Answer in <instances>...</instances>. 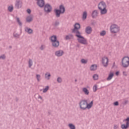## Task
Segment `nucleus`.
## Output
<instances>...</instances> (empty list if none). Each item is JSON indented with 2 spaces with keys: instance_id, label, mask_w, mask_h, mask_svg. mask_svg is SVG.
<instances>
[{
  "instance_id": "nucleus-16",
  "label": "nucleus",
  "mask_w": 129,
  "mask_h": 129,
  "mask_svg": "<svg viewBox=\"0 0 129 129\" xmlns=\"http://www.w3.org/2000/svg\"><path fill=\"white\" fill-rule=\"evenodd\" d=\"M114 75V74H113V73L110 72L109 74L108 77L107 78V81L111 80V79H112V78H113Z\"/></svg>"
},
{
  "instance_id": "nucleus-10",
  "label": "nucleus",
  "mask_w": 129,
  "mask_h": 129,
  "mask_svg": "<svg viewBox=\"0 0 129 129\" xmlns=\"http://www.w3.org/2000/svg\"><path fill=\"white\" fill-rule=\"evenodd\" d=\"M15 7L17 9H21L23 7V2L21 0H17L15 3Z\"/></svg>"
},
{
  "instance_id": "nucleus-50",
  "label": "nucleus",
  "mask_w": 129,
  "mask_h": 129,
  "mask_svg": "<svg viewBox=\"0 0 129 129\" xmlns=\"http://www.w3.org/2000/svg\"><path fill=\"white\" fill-rule=\"evenodd\" d=\"M94 24H95L94 22L92 23V25H94Z\"/></svg>"
},
{
  "instance_id": "nucleus-31",
  "label": "nucleus",
  "mask_w": 129,
  "mask_h": 129,
  "mask_svg": "<svg viewBox=\"0 0 129 129\" xmlns=\"http://www.w3.org/2000/svg\"><path fill=\"white\" fill-rule=\"evenodd\" d=\"M93 92H96L97 91V85H95L93 87Z\"/></svg>"
},
{
  "instance_id": "nucleus-11",
  "label": "nucleus",
  "mask_w": 129,
  "mask_h": 129,
  "mask_svg": "<svg viewBox=\"0 0 129 129\" xmlns=\"http://www.w3.org/2000/svg\"><path fill=\"white\" fill-rule=\"evenodd\" d=\"M81 28V26H80V24L79 23H76L74 25V28L72 30V33H75L76 32V30H80V29Z\"/></svg>"
},
{
  "instance_id": "nucleus-13",
  "label": "nucleus",
  "mask_w": 129,
  "mask_h": 129,
  "mask_svg": "<svg viewBox=\"0 0 129 129\" xmlns=\"http://www.w3.org/2000/svg\"><path fill=\"white\" fill-rule=\"evenodd\" d=\"M102 64L103 65H108V58L107 57H102Z\"/></svg>"
},
{
  "instance_id": "nucleus-53",
  "label": "nucleus",
  "mask_w": 129,
  "mask_h": 129,
  "mask_svg": "<svg viewBox=\"0 0 129 129\" xmlns=\"http://www.w3.org/2000/svg\"><path fill=\"white\" fill-rule=\"evenodd\" d=\"M92 65H96L95 64H92Z\"/></svg>"
},
{
  "instance_id": "nucleus-12",
  "label": "nucleus",
  "mask_w": 129,
  "mask_h": 129,
  "mask_svg": "<svg viewBox=\"0 0 129 129\" xmlns=\"http://www.w3.org/2000/svg\"><path fill=\"white\" fill-rule=\"evenodd\" d=\"M64 54V51L62 50H59L55 52V56H57V57H61V56H63Z\"/></svg>"
},
{
  "instance_id": "nucleus-27",
  "label": "nucleus",
  "mask_w": 129,
  "mask_h": 129,
  "mask_svg": "<svg viewBox=\"0 0 129 129\" xmlns=\"http://www.w3.org/2000/svg\"><path fill=\"white\" fill-rule=\"evenodd\" d=\"M36 79L38 82H40L41 81V75L39 74H36Z\"/></svg>"
},
{
  "instance_id": "nucleus-47",
  "label": "nucleus",
  "mask_w": 129,
  "mask_h": 129,
  "mask_svg": "<svg viewBox=\"0 0 129 129\" xmlns=\"http://www.w3.org/2000/svg\"><path fill=\"white\" fill-rule=\"evenodd\" d=\"M40 50H44V47L43 46V45H42L40 48Z\"/></svg>"
},
{
  "instance_id": "nucleus-6",
  "label": "nucleus",
  "mask_w": 129,
  "mask_h": 129,
  "mask_svg": "<svg viewBox=\"0 0 129 129\" xmlns=\"http://www.w3.org/2000/svg\"><path fill=\"white\" fill-rule=\"evenodd\" d=\"M79 38H78L77 40L79 42V43H80V44H83V45H87V40L83 36H79Z\"/></svg>"
},
{
  "instance_id": "nucleus-20",
  "label": "nucleus",
  "mask_w": 129,
  "mask_h": 129,
  "mask_svg": "<svg viewBox=\"0 0 129 129\" xmlns=\"http://www.w3.org/2000/svg\"><path fill=\"white\" fill-rule=\"evenodd\" d=\"M51 77V74L49 72H47L45 74V78L46 79V80H50V78Z\"/></svg>"
},
{
  "instance_id": "nucleus-34",
  "label": "nucleus",
  "mask_w": 129,
  "mask_h": 129,
  "mask_svg": "<svg viewBox=\"0 0 129 129\" xmlns=\"http://www.w3.org/2000/svg\"><path fill=\"white\" fill-rule=\"evenodd\" d=\"M106 34V32L105 31V30H103L100 33V36H105Z\"/></svg>"
},
{
  "instance_id": "nucleus-38",
  "label": "nucleus",
  "mask_w": 129,
  "mask_h": 129,
  "mask_svg": "<svg viewBox=\"0 0 129 129\" xmlns=\"http://www.w3.org/2000/svg\"><path fill=\"white\" fill-rule=\"evenodd\" d=\"M20 35H19V34L18 33H16L15 34H14V37L15 38H19Z\"/></svg>"
},
{
  "instance_id": "nucleus-5",
  "label": "nucleus",
  "mask_w": 129,
  "mask_h": 129,
  "mask_svg": "<svg viewBox=\"0 0 129 129\" xmlns=\"http://www.w3.org/2000/svg\"><path fill=\"white\" fill-rule=\"evenodd\" d=\"M125 124H122L121 125V128L122 129H127L129 127V117H127L126 119L123 120V122H125Z\"/></svg>"
},
{
  "instance_id": "nucleus-4",
  "label": "nucleus",
  "mask_w": 129,
  "mask_h": 129,
  "mask_svg": "<svg viewBox=\"0 0 129 129\" xmlns=\"http://www.w3.org/2000/svg\"><path fill=\"white\" fill-rule=\"evenodd\" d=\"M110 30L112 34H116L119 32V27L116 24H114L110 26Z\"/></svg>"
},
{
  "instance_id": "nucleus-23",
  "label": "nucleus",
  "mask_w": 129,
  "mask_h": 129,
  "mask_svg": "<svg viewBox=\"0 0 129 129\" xmlns=\"http://www.w3.org/2000/svg\"><path fill=\"white\" fill-rule=\"evenodd\" d=\"M76 37H77V38H78V39H79L80 37H79V36H82L81 35V33L80 32V31L78 30H76Z\"/></svg>"
},
{
  "instance_id": "nucleus-28",
  "label": "nucleus",
  "mask_w": 129,
  "mask_h": 129,
  "mask_svg": "<svg viewBox=\"0 0 129 129\" xmlns=\"http://www.w3.org/2000/svg\"><path fill=\"white\" fill-rule=\"evenodd\" d=\"M98 78H99V76H98V75L97 74H94L93 76V79L94 80H98Z\"/></svg>"
},
{
  "instance_id": "nucleus-2",
  "label": "nucleus",
  "mask_w": 129,
  "mask_h": 129,
  "mask_svg": "<svg viewBox=\"0 0 129 129\" xmlns=\"http://www.w3.org/2000/svg\"><path fill=\"white\" fill-rule=\"evenodd\" d=\"M56 18H60L61 14L65 13V7L64 5H61L59 6V9H55L53 11Z\"/></svg>"
},
{
  "instance_id": "nucleus-7",
  "label": "nucleus",
  "mask_w": 129,
  "mask_h": 129,
  "mask_svg": "<svg viewBox=\"0 0 129 129\" xmlns=\"http://www.w3.org/2000/svg\"><path fill=\"white\" fill-rule=\"evenodd\" d=\"M44 11L46 13H51L52 12V6L50 4H47L44 6Z\"/></svg>"
},
{
  "instance_id": "nucleus-17",
  "label": "nucleus",
  "mask_w": 129,
  "mask_h": 129,
  "mask_svg": "<svg viewBox=\"0 0 129 129\" xmlns=\"http://www.w3.org/2000/svg\"><path fill=\"white\" fill-rule=\"evenodd\" d=\"M99 11H100L101 15H105V14H107V9H106V8L100 9Z\"/></svg>"
},
{
  "instance_id": "nucleus-35",
  "label": "nucleus",
  "mask_w": 129,
  "mask_h": 129,
  "mask_svg": "<svg viewBox=\"0 0 129 129\" xmlns=\"http://www.w3.org/2000/svg\"><path fill=\"white\" fill-rule=\"evenodd\" d=\"M81 62L82 64H86V63H87V60H85L84 58H83L81 59Z\"/></svg>"
},
{
  "instance_id": "nucleus-19",
  "label": "nucleus",
  "mask_w": 129,
  "mask_h": 129,
  "mask_svg": "<svg viewBox=\"0 0 129 129\" xmlns=\"http://www.w3.org/2000/svg\"><path fill=\"white\" fill-rule=\"evenodd\" d=\"M25 32L28 34H33V30L30 28L26 27L25 29Z\"/></svg>"
},
{
  "instance_id": "nucleus-46",
  "label": "nucleus",
  "mask_w": 129,
  "mask_h": 129,
  "mask_svg": "<svg viewBox=\"0 0 129 129\" xmlns=\"http://www.w3.org/2000/svg\"><path fill=\"white\" fill-rule=\"evenodd\" d=\"M38 98L39 99H41V100H43V98L42 97V96H41L40 95L38 96Z\"/></svg>"
},
{
  "instance_id": "nucleus-9",
  "label": "nucleus",
  "mask_w": 129,
  "mask_h": 129,
  "mask_svg": "<svg viewBox=\"0 0 129 129\" xmlns=\"http://www.w3.org/2000/svg\"><path fill=\"white\" fill-rule=\"evenodd\" d=\"M105 8H106V4L103 1L100 2L98 5V10H101Z\"/></svg>"
},
{
  "instance_id": "nucleus-41",
  "label": "nucleus",
  "mask_w": 129,
  "mask_h": 129,
  "mask_svg": "<svg viewBox=\"0 0 129 129\" xmlns=\"http://www.w3.org/2000/svg\"><path fill=\"white\" fill-rule=\"evenodd\" d=\"M113 104L114 105H115V106H117V105H118V102L117 101H116L114 102Z\"/></svg>"
},
{
  "instance_id": "nucleus-21",
  "label": "nucleus",
  "mask_w": 129,
  "mask_h": 129,
  "mask_svg": "<svg viewBox=\"0 0 129 129\" xmlns=\"http://www.w3.org/2000/svg\"><path fill=\"white\" fill-rule=\"evenodd\" d=\"M26 21L27 23H31V22L33 21V16H29L26 18Z\"/></svg>"
},
{
  "instance_id": "nucleus-8",
  "label": "nucleus",
  "mask_w": 129,
  "mask_h": 129,
  "mask_svg": "<svg viewBox=\"0 0 129 129\" xmlns=\"http://www.w3.org/2000/svg\"><path fill=\"white\" fill-rule=\"evenodd\" d=\"M122 65H129V57L124 56L121 60Z\"/></svg>"
},
{
  "instance_id": "nucleus-32",
  "label": "nucleus",
  "mask_w": 129,
  "mask_h": 129,
  "mask_svg": "<svg viewBox=\"0 0 129 129\" xmlns=\"http://www.w3.org/2000/svg\"><path fill=\"white\" fill-rule=\"evenodd\" d=\"M49 86H46V87L43 89V93H46V92H47V91H48V90H49Z\"/></svg>"
},
{
  "instance_id": "nucleus-36",
  "label": "nucleus",
  "mask_w": 129,
  "mask_h": 129,
  "mask_svg": "<svg viewBox=\"0 0 129 129\" xmlns=\"http://www.w3.org/2000/svg\"><path fill=\"white\" fill-rule=\"evenodd\" d=\"M60 25V23L58 21H55L54 24V27H57Z\"/></svg>"
},
{
  "instance_id": "nucleus-29",
  "label": "nucleus",
  "mask_w": 129,
  "mask_h": 129,
  "mask_svg": "<svg viewBox=\"0 0 129 129\" xmlns=\"http://www.w3.org/2000/svg\"><path fill=\"white\" fill-rule=\"evenodd\" d=\"M68 126L70 127L71 129H75V125L72 123H70L68 124Z\"/></svg>"
},
{
  "instance_id": "nucleus-44",
  "label": "nucleus",
  "mask_w": 129,
  "mask_h": 129,
  "mask_svg": "<svg viewBox=\"0 0 129 129\" xmlns=\"http://www.w3.org/2000/svg\"><path fill=\"white\" fill-rule=\"evenodd\" d=\"M122 73H123V75L124 76H127V74H126V72H123Z\"/></svg>"
},
{
  "instance_id": "nucleus-18",
  "label": "nucleus",
  "mask_w": 129,
  "mask_h": 129,
  "mask_svg": "<svg viewBox=\"0 0 129 129\" xmlns=\"http://www.w3.org/2000/svg\"><path fill=\"white\" fill-rule=\"evenodd\" d=\"M98 15V12H97V10H94L92 14V17L93 19H95L97 17Z\"/></svg>"
},
{
  "instance_id": "nucleus-48",
  "label": "nucleus",
  "mask_w": 129,
  "mask_h": 129,
  "mask_svg": "<svg viewBox=\"0 0 129 129\" xmlns=\"http://www.w3.org/2000/svg\"><path fill=\"white\" fill-rule=\"evenodd\" d=\"M115 74L117 76H118V74H119V72H116Z\"/></svg>"
},
{
  "instance_id": "nucleus-40",
  "label": "nucleus",
  "mask_w": 129,
  "mask_h": 129,
  "mask_svg": "<svg viewBox=\"0 0 129 129\" xmlns=\"http://www.w3.org/2000/svg\"><path fill=\"white\" fill-rule=\"evenodd\" d=\"M29 68H31V69H34V68H35V66L29 65Z\"/></svg>"
},
{
  "instance_id": "nucleus-15",
  "label": "nucleus",
  "mask_w": 129,
  "mask_h": 129,
  "mask_svg": "<svg viewBox=\"0 0 129 129\" xmlns=\"http://www.w3.org/2000/svg\"><path fill=\"white\" fill-rule=\"evenodd\" d=\"M82 91L85 95H89L90 92H89V90L87 89V88L86 87L83 88Z\"/></svg>"
},
{
  "instance_id": "nucleus-14",
  "label": "nucleus",
  "mask_w": 129,
  "mask_h": 129,
  "mask_svg": "<svg viewBox=\"0 0 129 129\" xmlns=\"http://www.w3.org/2000/svg\"><path fill=\"white\" fill-rule=\"evenodd\" d=\"M92 32V28L90 26H88L85 29V32L86 34H88V35L91 34V32Z\"/></svg>"
},
{
  "instance_id": "nucleus-33",
  "label": "nucleus",
  "mask_w": 129,
  "mask_h": 129,
  "mask_svg": "<svg viewBox=\"0 0 129 129\" xmlns=\"http://www.w3.org/2000/svg\"><path fill=\"white\" fill-rule=\"evenodd\" d=\"M8 11L9 12H10V13H12V12H13V11H14V7H13V6H9L8 7Z\"/></svg>"
},
{
  "instance_id": "nucleus-43",
  "label": "nucleus",
  "mask_w": 129,
  "mask_h": 129,
  "mask_svg": "<svg viewBox=\"0 0 129 129\" xmlns=\"http://www.w3.org/2000/svg\"><path fill=\"white\" fill-rule=\"evenodd\" d=\"M31 12L32 11H31V9H28L27 10V12L28 13V14H31Z\"/></svg>"
},
{
  "instance_id": "nucleus-51",
  "label": "nucleus",
  "mask_w": 129,
  "mask_h": 129,
  "mask_svg": "<svg viewBox=\"0 0 129 129\" xmlns=\"http://www.w3.org/2000/svg\"><path fill=\"white\" fill-rule=\"evenodd\" d=\"M113 65H115V62H113Z\"/></svg>"
},
{
  "instance_id": "nucleus-22",
  "label": "nucleus",
  "mask_w": 129,
  "mask_h": 129,
  "mask_svg": "<svg viewBox=\"0 0 129 129\" xmlns=\"http://www.w3.org/2000/svg\"><path fill=\"white\" fill-rule=\"evenodd\" d=\"M71 39H73V34H69V35H67L65 37V40H71Z\"/></svg>"
},
{
  "instance_id": "nucleus-42",
  "label": "nucleus",
  "mask_w": 129,
  "mask_h": 129,
  "mask_svg": "<svg viewBox=\"0 0 129 129\" xmlns=\"http://www.w3.org/2000/svg\"><path fill=\"white\" fill-rule=\"evenodd\" d=\"M118 128V125L115 124L114 125V129H117Z\"/></svg>"
},
{
  "instance_id": "nucleus-25",
  "label": "nucleus",
  "mask_w": 129,
  "mask_h": 129,
  "mask_svg": "<svg viewBox=\"0 0 129 129\" xmlns=\"http://www.w3.org/2000/svg\"><path fill=\"white\" fill-rule=\"evenodd\" d=\"M16 21L18 25L20 26V27H22V26H23V23H22V22H21V20H20V18L19 17H16Z\"/></svg>"
},
{
  "instance_id": "nucleus-52",
  "label": "nucleus",
  "mask_w": 129,
  "mask_h": 129,
  "mask_svg": "<svg viewBox=\"0 0 129 129\" xmlns=\"http://www.w3.org/2000/svg\"><path fill=\"white\" fill-rule=\"evenodd\" d=\"M104 67H106L107 66L106 65H104Z\"/></svg>"
},
{
  "instance_id": "nucleus-54",
  "label": "nucleus",
  "mask_w": 129,
  "mask_h": 129,
  "mask_svg": "<svg viewBox=\"0 0 129 129\" xmlns=\"http://www.w3.org/2000/svg\"><path fill=\"white\" fill-rule=\"evenodd\" d=\"M113 67H114V66H113Z\"/></svg>"
},
{
  "instance_id": "nucleus-30",
  "label": "nucleus",
  "mask_w": 129,
  "mask_h": 129,
  "mask_svg": "<svg viewBox=\"0 0 129 129\" xmlns=\"http://www.w3.org/2000/svg\"><path fill=\"white\" fill-rule=\"evenodd\" d=\"M63 81V80L62 79V78L58 77L57 78V82H58V83H62Z\"/></svg>"
},
{
  "instance_id": "nucleus-49",
  "label": "nucleus",
  "mask_w": 129,
  "mask_h": 129,
  "mask_svg": "<svg viewBox=\"0 0 129 129\" xmlns=\"http://www.w3.org/2000/svg\"><path fill=\"white\" fill-rule=\"evenodd\" d=\"M9 48H10V49H12V46H9Z\"/></svg>"
},
{
  "instance_id": "nucleus-26",
  "label": "nucleus",
  "mask_w": 129,
  "mask_h": 129,
  "mask_svg": "<svg viewBox=\"0 0 129 129\" xmlns=\"http://www.w3.org/2000/svg\"><path fill=\"white\" fill-rule=\"evenodd\" d=\"M87 18V12L86 11L84 12L83 14L82 19L83 20H86Z\"/></svg>"
},
{
  "instance_id": "nucleus-3",
  "label": "nucleus",
  "mask_w": 129,
  "mask_h": 129,
  "mask_svg": "<svg viewBox=\"0 0 129 129\" xmlns=\"http://www.w3.org/2000/svg\"><path fill=\"white\" fill-rule=\"evenodd\" d=\"M50 41L52 42V47H54V48H58V47H59V45H60V42L57 40V36H52L51 37Z\"/></svg>"
},
{
  "instance_id": "nucleus-45",
  "label": "nucleus",
  "mask_w": 129,
  "mask_h": 129,
  "mask_svg": "<svg viewBox=\"0 0 129 129\" xmlns=\"http://www.w3.org/2000/svg\"><path fill=\"white\" fill-rule=\"evenodd\" d=\"M122 67L123 68H127V67H128V65H123Z\"/></svg>"
},
{
  "instance_id": "nucleus-24",
  "label": "nucleus",
  "mask_w": 129,
  "mask_h": 129,
  "mask_svg": "<svg viewBox=\"0 0 129 129\" xmlns=\"http://www.w3.org/2000/svg\"><path fill=\"white\" fill-rule=\"evenodd\" d=\"M97 69V65H92L90 67V70L91 71H95Z\"/></svg>"
},
{
  "instance_id": "nucleus-37",
  "label": "nucleus",
  "mask_w": 129,
  "mask_h": 129,
  "mask_svg": "<svg viewBox=\"0 0 129 129\" xmlns=\"http://www.w3.org/2000/svg\"><path fill=\"white\" fill-rule=\"evenodd\" d=\"M1 59H3V60H5L6 59V56L5 55H1L0 56Z\"/></svg>"
},
{
  "instance_id": "nucleus-39",
  "label": "nucleus",
  "mask_w": 129,
  "mask_h": 129,
  "mask_svg": "<svg viewBox=\"0 0 129 129\" xmlns=\"http://www.w3.org/2000/svg\"><path fill=\"white\" fill-rule=\"evenodd\" d=\"M28 63H29V65H33V63H32V59H29Z\"/></svg>"
},
{
  "instance_id": "nucleus-1",
  "label": "nucleus",
  "mask_w": 129,
  "mask_h": 129,
  "mask_svg": "<svg viewBox=\"0 0 129 129\" xmlns=\"http://www.w3.org/2000/svg\"><path fill=\"white\" fill-rule=\"evenodd\" d=\"M79 105L80 109L82 110L90 109L93 106V101H91L88 103L87 100H81L79 103Z\"/></svg>"
}]
</instances>
